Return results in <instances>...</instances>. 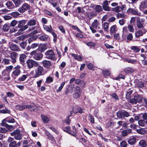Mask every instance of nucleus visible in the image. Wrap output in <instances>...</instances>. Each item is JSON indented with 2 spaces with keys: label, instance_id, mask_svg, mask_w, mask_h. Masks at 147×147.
Segmentation results:
<instances>
[{
  "label": "nucleus",
  "instance_id": "obj_30",
  "mask_svg": "<svg viewBox=\"0 0 147 147\" xmlns=\"http://www.w3.org/2000/svg\"><path fill=\"white\" fill-rule=\"evenodd\" d=\"M38 46V43H34L32 44L30 46H28L26 48L27 51H29L30 49H35Z\"/></svg>",
  "mask_w": 147,
  "mask_h": 147
},
{
  "label": "nucleus",
  "instance_id": "obj_63",
  "mask_svg": "<svg viewBox=\"0 0 147 147\" xmlns=\"http://www.w3.org/2000/svg\"><path fill=\"white\" fill-rule=\"evenodd\" d=\"M113 98L115 99L116 100H119V98L118 96L115 93H112L111 95Z\"/></svg>",
  "mask_w": 147,
  "mask_h": 147
},
{
  "label": "nucleus",
  "instance_id": "obj_10",
  "mask_svg": "<svg viewBox=\"0 0 147 147\" xmlns=\"http://www.w3.org/2000/svg\"><path fill=\"white\" fill-rule=\"evenodd\" d=\"M26 63L29 69L32 68L33 67H36L38 65L37 62L32 59H28L27 60Z\"/></svg>",
  "mask_w": 147,
  "mask_h": 147
},
{
  "label": "nucleus",
  "instance_id": "obj_11",
  "mask_svg": "<svg viewBox=\"0 0 147 147\" xmlns=\"http://www.w3.org/2000/svg\"><path fill=\"white\" fill-rule=\"evenodd\" d=\"M127 12L136 16H140L141 14L139 12L138 9L136 7L134 8H129L127 10Z\"/></svg>",
  "mask_w": 147,
  "mask_h": 147
},
{
  "label": "nucleus",
  "instance_id": "obj_49",
  "mask_svg": "<svg viewBox=\"0 0 147 147\" xmlns=\"http://www.w3.org/2000/svg\"><path fill=\"white\" fill-rule=\"evenodd\" d=\"M85 43L88 46L91 47H95L96 45L95 43L92 42H87V43L85 42Z\"/></svg>",
  "mask_w": 147,
  "mask_h": 147
},
{
  "label": "nucleus",
  "instance_id": "obj_33",
  "mask_svg": "<svg viewBox=\"0 0 147 147\" xmlns=\"http://www.w3.org/2000/svg\"><path fill=\"white\" fill-rule=\"evenodd\" d=\"M102 73L104 76H109L111 74L110 71L109 69H107L102 71Z\"/></svg>",
  "mask_w": 147,
  "mask_h": 147
},
{
  "label": "nucleus",
  "instance_id": "obj_24",
  "mask_svg": "<svg viewBox=\"0 0 147 147\" xmlns=\"http://www.w3.org/2000/svg\"><path fill=\"white\" fill-rule=\"evenodd\" d=\"M31 33L30 34V36H31V37L28 40V42L29 43H31L32 41L36 40L37 38V36L35 35L36 34H33Z\"/></svg>",
  "mask_w": 147,
  "mask_h": 147
},
{
  "label": "nucleus",
  "instance_id": "obj_56",
  "mask_svg": "<svg viewBox=\"0 0 147 147\" xmlns=\"http://www.w3.org/2000/svg\"><path fill=\"white\" fill-rule=\"evenodd\" d=\"M88 118H89L88 120H90L91 123L93 124L94 123V119L92 116L89 114L88 116Z\"/></svg>",
  "mask_w": 147,
  "mask_h": 147
},
{
  "label": "nucleus",
  "instance_id": "obj_28",
  "mask_svg": "<svg viewBox=\"0 0 147 147\" xmlns=\"http://www.w3.org/2000/svg\"><path fill=\"white\" fill-rule=\"evenodd\" d=\"M131 132V129H128L122 131H121V135L123 137L127 136L128 134Z\"/></svg>",
  "mask_w": 147,
  "mask_h": 147
},
{
  "label": "nucleus",
  "instance_id": "obj_37",
  "mask_svg": "<svg viewBox=\"0 0 147 147\" xmlns=\"http://www.w3.org/2000/svg\"><path fill=\"white\" fill-rule=\"evenodd\" d=\"M41 117L44 123H47L49 122V119L47 116H45L42 114H41Z\"/></svg>",
  "mask_w": 147,
  "mask_h": 147
},
{
  "label": "nucleus",
  "instance_id": "obj_25",
  "mask_svg": "<svg viewBox=\"0 0 147 147\" xmlns=\"http://www.w3.org/2000/svg\"><path fill=\"white\" fill-rule=\"evenodd\" d=\"M11 26L10 23H5L3 26L2 30L5 32H7Z\"/></svg>",
  "mask_w": 147,
  "mask_h": 147
},
{
  "label": "nucleus",
  "instance_id": "obj_44",
  "mask_svg": "<svg viewBox=\"0 0 147 147\" xmlns=\"http://www.w3.org/2000/svg\"><path fill=\"white\" fill-rule=\"evenodd\" d=\"M87 66L89 69L92 70H94L95 67L93 63H89L87 65Z\"/></svg>",
  "mask_w": 147,
  "mask_h": 147
},
{
  "label": "nucleus",
  "instance_id": "obj_58",
  "mask_svg": "<svg viewBox=\"0 0 147 147\" xmlns=\"http://www.w3.org/2000/svg\"><path fill=\"white\" fill-rule=\"evenodd\" d=\"M50 33H51L52 34V35L53 37V41L54 42H56L57 41V35L55 33V32L53 31Z\"/></svg>",
  "mask_w": 147,
  "mask_h": 147
},
{
  "label": "nucleus",
  "instance_id": "obj_9",
  "mask_svg": "<svg viewBox=\"0 0 147 147\" xmlns=\"http://www.w3.org/2000/svg\"><path fill=\"white\" fill-rule=\"evenodd\" d=\"M30 5L27 3H24L18 10V11L21 13H24L26 11L30 9Z\"/></svg>",
  "mask_w": 147,
  "mask_h": 147
},
{
  "label": "nucleus",
  "instance_id": "obj_57",
  "mask_svg": "<svg viewBox=\"0 0 147 147\" xmlns=\"http://www.w3.org/2000/svg\"><path fill=\"white\" fill-rule=\"evenodd\" d=\"M14 140H20L22 138V136L20 134L14 135Z\"/></svg>",
  "mask_w": 147,
  "mask_h": 147
},
{
  "label": "nucleus",
  "instance_id": "obj_53",
  "mask_svg": "<svg viewBox=\"0 0 147 147\" xmlns=\"http://www.w3.org/2000/svg\"><path fill=\"white\" fill-rule=\"evenodd\" d=\"M20 130L19 129H17L13 132H11V136H14V135L20 134Z\"/></svg>",
  "mask_w": 147,
  "mask_h": 147
},
{
  "label": "nucleus",
  "instance_id": "obj_13",
  "mask_svg": "<svg viewBox=\"0 0 147 147\" xmlns=\"http://www.w3.org/2000/svg\"><path fill=\"white\" fill-rule=\"evenodd\" d=\"M42 65L46 69H50L52 65L51 62L47 60H43L41 63Z\"/></svg>",
  "mask_w": 147,
  "mask_h": 147
},
{
  "label": "nucleus",
  "instance_id": "obj_1",
  "mask_svg": "<svg viewBox=\"0 0 147 147\" xmlns=\"http://www.w3.org/2000/svg\"><path fill=\"white\" fill-rule=\"evenodd\" d=\"M27 25L28 28L29 26H34L28 29L29 31L32 32V34H34L40 33L42 31L39 25V22L38 21L36 18L31 19L27 22Z\"/></svg>",
  "mask_w": 147,
  "mask_h": 147
},
{
  "label": "nucleus",
  "instance_id": "obj_52",
  "mask_svg": "<svg viewBox=\"0 0 147 147\" xmlns=\"http://www.w3.org/2000/svg\"><path fill=\"white\" fill-rule=\"evenodd\" d=\"M77 109L78 111L76 112H74V113L76 114L78 112L80 114L84 113V110L85 109H82V108L80 107L78 108Z\"/></svg>",
  "mask_w": 147,
  "mask_h": 147
},
{
  "label": "nucleus",
  "instance_id": "obj_34",
  "mask_svg": "<svg viewBox=\"0 0 147 147\" xmlns=\"http://www.w3.org/2000/svg\"><path fill=\"white\" fill-rule=\"evenodd\" d=\"M11 49L13 51H18L19 50V47L14 44H12L10 46Z\"/></svg>",
  "mask_w": 147,
  "mask_h": 147
},
{
  "label": "nucleus",
  "instance_id": "obj_5",
  "mask_svg": "<svg viewBox=\"0 0 147 147\" xmlns=\"http://www.w3.org/2000/svg\"><path fill=\"white\" fill-rule=\"evenodd\" d=\"M20 68V66L18 65L14 68L13 71L11 74V76L13 79L16 80L17 77L20 74L21 72Z\"/></svg>",
  "mask_w": 147,
  "mask_h": 147
},
{
  "label": "nucleus",
  "instance_id": "obj_46",
  "mask_svg": "<svg viewBox=\"0 0 147 147\" xmlns=\"http://www.w3.org/2000/svg\"><path fill=\"white\" fill-rule=\"evenodd\" d=\"M61 129L65 132L68 133H69L71 130L70 127L69 126H67L65 127H62Z\"/></svg>",
  "mask_w": 147,
  "mask_h": 147
},
{
  "label": "nucleus",
  "instance_id": "obj_40",
  "mask_svg": "<svg viewBox=\"0 0 147 147\" xmlns=\"http://www.w3.org/2000/svg\"><path fill=\"white\" fill-rule=\"evenodd\" d=\"M139 144L142 147H145L146 145V143L144 140H141L140 141Z\"/></svg>",
  "mask_w": 147,
  "mask_h": 147
},
{
  "label": "nucleus",
  "instance_id": "obj_41",
  "mask_svg": "<svg viewBox=\"0 0 147 147\" xmlns=\"http://www.w3.org/2000/svg\"><path fill=\"white\" fill-rule=\"evenodd\" d=\"M48 38V36L47 35H42L38 38L40 40L43 41L47 40Z\"/></svg>",
  "mask_w": 147,
  "mask_h": 147
},
{
  "label": "nucleus",
  "instance_id": "obj_16",
  "mask_svg": "<svg viewBox=\"0 0 147 147\" xmlns=\"http://www.w3.org/2000/svg\"><path fill=\"white\" fill-rule=\"evenodd\" d=\"M47 49L46 45L45 44H42L41 43L38 45V48L36 50L42 53H43Z\"/></svg>",
  "mask_w": 147,
  "mask_h": 147
},
{
  "label": "nucleus",
  "instance_id": "obj_4",
  "mask_svg": "<svg viewBox=\"0 0 147 147\" xmlns=\"http://www.w3.org/2000/svg\"><path fill=\"white\" fill-rule=\"evenodd\" d=\"M7 142L9 143V147H20L21 144V141L17 142L13 138L11 137L8 138Z\"/></svg>",
  "mask_w": 147,
  "mask_h": 147
},
{
  "label": "nucleus",
  "instance_id": "obj_27",
  "mask_svg": "<svg viewBox=\"0 0 147 147\" xmlns=\"http://www.w3.org/2000/svg\"><path fill=\"white\" fill-rule=\"evenodd\" d=\"M10 61H11L10 59L4 58L2 59L1 63L5 65H8L10 64Z\"/></svg>",
  "mask_w": 147,
  "mask_h": 147
},
{
  "label": "nucleus",
  "instance_id": "obj_17",
  "mask_svg": "<svg viewBox=\"0 0 147 147\" xmlns=\"http://www.w3.org/2000/svg\"><path fill=\"white\" fill-rule=\"evenodd\" d=\"M72 85L71 84L68 85L66 88V91L65 92V94L67 95L69 94L72 93L73 91V88Z\"/></svg>",
  "mask_w": 147,
  "mask_h": 147
},
{
  "label": "nucleus",
  "instance_id": "obj_39",
  "mask_svg": "<svg viewBox=\"0 0 147 147\" xmlns=\"http://www.w3.org/2000/svg\"><path fill=\"white\" fill-rule=\"evenodd\" d=\"M95 9L97 13H99L102 10V6L99 5H96Z\"/></svg>",
  "mask_w": 147,
  "mask_h": 147
},
{
  "label": "nucleus",
  "instance_id": "obj_14",
  "mask_svg": "<svg viewBox=\"0 0 147 147\" xmlns=\"http://www.w3.org/2000/svg\"><path fill=\"white\" fill-rule=\"evenodd\" d=\"M18 53L15 52H12L10 53L11 61L13 64L16 62V60L18 58Z\"/></svg>",
  "mask_w": 147,
  "mask_h": 147
},
{
  "label": "nucleus",
  "instance_id": "obj_47",
  "mask_svg": "<svg viewBox=\"0 0 147 147\" xmlns=\"http://www.w3.org/2000/svg\"><path fill=\"white\" fill-rule=\"evenodd\" d=\"M26 55L24 54H21L20 55L19 60L21 62H24V59L26 58Z\"/></svg>",
  "mask_w": 147,
  "mask_h": 147
},
{
  "label": "nucleus",
  "instance_id": "obj_18",
  "mask_svg": "<svg viewBox=\"0 0 147 147\" xmlns=\"http://www.w3.org/2000/svg\"><path fill=\"white\" fill-rule=\"evenodd\" d=\"M134 97L136 100L137 103H140L142 101L143 97H142L140 95L138 94H135L134 95Z\"/></svg>",
  "mask_w": 147,
  "mask_h": 147
},
{
  "label": "nucleus",
  "instance_id": "obj_38",
  "mask_svg": "<svg viewBox=\"0 0 147 147\" xmlns=\"http://www.w3.org/2000/svg\"><path fill=\"white\" fill-rule=\"evenodd\" d=\"M16 7H19L22 2V0H13Z\"/></svg>",
  "mask_w": 147,
  "mask_h": 147
},
{
  "label": "nucleus",
  "instance_id": "obj_31",
  "mask_svg": "<svg viewBox=\"0 0 147 147\" xmlns=\"http://www.w3.org/2000/svg\"><path fill=\"white\" fill-rule=\"evenodd\" d=\"M137 25L138 28H141L143 27V23L142 20L140 19H137Z\"/></svg>",
  "mask_w": 147,
  "mask_h": 147
},
{
  "label": "nucleus",
  "instance_id": "obj_6",
  "mask_svg": "<svg viewBox=\"0 0 147 147\" xmlns=\"http://www.w3.org/2000/svg\"><path fill=\"white\" fill-rule=\"evenodd\" d=\"M117 116L118 118L120 119L125 117H128L129 115L128 113L125 110H121L118 111L116 113Z\"/></svg>",
  "mask_w": 147,
  "mask_h": 147
},
{
  "label": "nucleus",
  "instance_id": "obj_36",
  "mask_svg": "<svg viewBox=\"0 0 147 147\" xmlns=\"http://www.w3.org/2000/svg\"><path fill=\"white\" fill-rule=\"evenodd\" d=\"M24 105H17L15 106L16 109L17 110L20 111H22L25 109Z\"/></svg>",
  "mask_w": 147,
  "mask_h": 147
},
{
  "label": "nucleus",
  "instance_id": "obj_35",
  "mask_svg": "<svg viewBox=\"0 0 147 147\" xmlns=\"http://www.w3.org/2000/svg\"><path fill=\"white\" fill-rule=\"evenodd\" d=\"M6 5L7 8L9 9H12L14 7V5L12 2L11 1H9L7 3Z\"/></svg>",
  "mask_w": 147,
  "mask_h": 147
},
{
  "label": "nucleus",
  "instance_id": "obj_55",
  "mask_svg": "<svg viewBox=\"0 0 147 147\" xmlns=\"http://www.w3.org/2000/svg\"><path fill=\"white\" fill-rule=\"evenodd\" d=\"M53 78L48 76L46 78V82L50 84L53 81Z\"/></svg>",
  "mask_w": 147,
  "mask_h": 147
},
{
  "label": "nucleus",
  "instance_id": "obj_59",
  "mask_svg": "<svg viewBox=\"0 0 147 147\" xmlns=\"http://www.w3.org/2000/svg\"><path fill=\"white\" fill-rule=\"evenodd\" d=\"M18 21H17L16 20H12L10 24L11 27H14L17 24H18Z\"/></svg>",
  "mask_w": 147,
  "mask_h": 147
},
{
  "label": "nucleus",
  "instance_id": "obj_32",
  "mask_svg": "<svg viewBox=\"0 0 147 147\" xmlns=\"http://www.w3.org/2000/svg\"><path fill=\"white\" fill-rule=\"evenodd\" d=\"M28 75V74L26 75H23L20 78H19L18 80V82H16L19 83V82H21L24 81L27 78Z\"/></svg>",
  "mask_w": 147,
  "mask_h": 147
},
{
  "label": "nucleus",
  "instance_id": "obj_62",
  "mask_svg": "<svg viewBox=\"0 0 147 147\" xmlns=\"http://www.w3.org/2000/svg\"><path fill=\"white\" fill-rule=\"evenodd\" d=\"M9 14L13 17H17L19 15V13L16 11L13 12Z\"/></svg>",
  "mask_w": 147,
  "mask_h": 147
},
{
  "label": "nucleus",
  "instance_id": "obj_64",
  "mask_svg": "<svg viewBox=\"0 0 147 147\" xmlns=\"http://www.w3.org/2000/svg\"><path fill=\"white\" fill-rule=\"evenodd\" d=\"M120 146L121 147H127L128 144L124 140L120 142Z\"/></svg>",
  "mask_w": 147,
  "mask_h": 147
},
{
  "label": "nucleus",
  "instance_id": "obj_51",
  "mask_svg": "<svg viewBox=\"0 0 147 147\" xmlns=\"http://www.w3.org/2000/svg\"><path fill=\"white\" fill-rule=\"evenodd\" d=\"M9 73L5 69L3 70L1 72V74L3 76H8L9 75Z\"/></svg>",
  "mask_w": 147,
  "mask_h": 147
},
{
  "label": "nucleus",
  "instance_id": "obj_61",
  "mask_svg": "<svg viewBox=\"0 0 147 147\" xmlns=\"http://www.w3.org/2000/svg\"><path fill=\"white\" fill-rule=\"evenodd\" d=\"M109 23L107 22H105L103 24V28L104 30L105 31H107L109 28Z\"/></svg>",
  "mask_w": 147,
  "mask_h": 147
},
{
  "label": "nucleus",
  "instance_id": "obj_60",
  "mask_svg": "<svg viewBox=\"0 0 147 147\" xmlns=\"http://www.w3.org/2000/svg\"><path fill=\"white\" fill-rule=\"evenodd\" d=\"M131 49L136 52H138L140 51L139 49L137 46H132Z\"/></svg>",
  "mask_w": 147,
  "mask_h": 147
},
{
  "label": "nucleus",
  "instance_id": "obj_15",
  "mask_svg": "<svg viewBox=\"0 0 147 147\" xmlns=\"http://www.w3.org/2000/svg\"><path fill=\"white\" fill-rule=\"evenodd\" d=\"M142 30L139 29L137 30L135 32V36L137 38H139L141 36H142L143 35L146 33L147 31L145 29H142Z\"/></svg>",
  "mask_w": 147,
  "mask_h": 147
},
{
  "label": "nucleus",
  "instance_id": "obj_26",
  "mask_svg": "<svg viewBox=\"0 0 147 147\" xmlns=\"http://www.w3.org/2000/svg\"><path fill=\"white\" fill-rule=\"evenodd\" d=\"M71 55L73 57L74 59L79 61H82V57L80 55H78L74 53H72Z\"/></svg>",
  "mask_w": 147,
  "mask_h": 147
},
{
  "label": "nucleus",
  "instance_id": "obj_45",
  "mask_svg": "<svg viewBox=\"0 0 147 147\" xmlns=\"http://www.w3.org/2000/svg\"><path fill=\"white\" fill-rule=\"evenodd\" d=\"M0 113L3 114L8 113H11V111L7 108H5V110L2 109L0 110Z\"/></svg>",
  "mask_w": 147,
  "mask_h": 147
},
{
  "label": "nucleus",
  "instance_id": "obj_21",
  "mask_svg": "<svg viewBox=\"0 0 147 147\" xmlns=\"http://www.w3.org/2000/svg\"><path fill=\"white\" fill-rule=\"evenodd\" d=\"M136 142V138L135 137H132L129 138V139L127 141L128 144L131 145H133Z\"/></svg>",
  "mask_w": 147,
  "mask_h": 147
},
{
  "label": "nucleus",
  "instance_id": "obj_42",
  "mask_svg": "<svg viewBox=\"0 0 147 147\" xmlns=\"http://www.w3.org/2000/svg\"><path fill=\"white\" fill-rule=\"evenodd\" d=\"M111 10L117 13L121 11V7L117 6L115 8H112Z\"/></svg>",
  "mask_w": 147,
  "mask_h": 147
},
{
  "label": "nucleus",
  "instance_id": "obj_50",
  "mask_svg": "<svg viewBox=\"0 0 147 147\" xmlns=\"http://www.w3.org/2000/svg\"><path fill=\"white\" fill-rule=\"evenodd\" d=\"M65 84V82H63L61 83L60 86L59 87L58 89L56 90L57 92L58 93L61 91Z\"/></svg>",
  "mask_w": 147,
  "mask_h": 147
},
{
  "label": "nucleus",
  "instance_id": "obj_2",
  "mask_svg": "<svg viewBox=\"0 0 147 147\" xmlns=\"http://www.w3.org/2000/svg\"><path fill=\"white\" fill-rule=\"evenodd\" d=\"M28 21L27 20H22L18 21V25L16 26L18 30L17 34L20 35L22 34L23 32L28 28L27 24L25 25Z\"/></svg>",
  "mask_w": 147,
  "mask_h": 147
},
{
  "label": "nucleus",
  "instance_id": "obj_19",
  "mask_svg": "<svg viewBox=\"0 0 147 147\" xmlns=\"http://www.w3.org/2000/svg\"><path fill=\"white\" fill-rule=\"evenodd\" d=\"M147 7V0H145L142 1L140 5V9L141 10H143Z\"/></svg>",
  "mask_w": 147,
  "mask_h": 147
},
{
  "label": "nucleus",
  "instance_id": "obj_12",
  "mask_svg": "<svg viewBox=\"0 0 147 147\" xmlns=\"http://www.w3.org/2000/svg\"><path fill=\"white\" fill-rule=\"evenodd\" d=\"M81 90L79 86H76L75 88L74 93L73 94V97L75 98H77L80 96Z\"/></svg>",
  "mask_w": 147,
  "mask_h": 147
},
{
  "label": "nucleus",
  "instance_id": "obj_22",
  "mask_svg": "<svg viewBox=\"0 0 147 147\" xmlns=\"http://www.w3.org/2000/svg\"><path fill=\"white\" fill-rule=\"evenodd\" d=\"M1 125L2 126L5 127L8 130L11 131L13 128V125H8L5 122H2Z\"/></svg>",
  "mask_w": 147,
  "mask_h": 147
},
{
  "label": "nucleus",
  "instance_id": "obj_3",
  "mask_svg": "<svg viewBox=\"0 0 147 147\" xmlns=\"http://www.w3.org/2000/svg\"><path fill=\"white\" fill-rule=\"evenodd\" d=\"M30 54L31 57L36 60H40L43 57L42 54L36 50H34L31 52Z\"/></svg>",
  "mask_w": 147,
  "mask_h": 147
},
{
  "label": "nucleus",
  "instance_id": "obj_20",
  "mask_svg": "<svg viewBox=\"0 0 147 147\" xmlns=\"http://www.w3.org/2000/svg\"><path fill=\"white\" fill-rule=\"evenodd\" d=\"M124 70L125 72L127 74H131L134 71V69L129 67L125 68Z\"/></svg>",
  "mask_w": 147,
  "mask_h": 147
},
{
  "label": "nucleus",
  "instance_id": "obj_7",
  "mask_svg": "<svg viewBox=\"0 0 147 147\" xmlns=\"http://www.w3.org/2000/svg\"><path fill=\"white\" fill-rule=\"evenodd\" d=\"M44 69L43 67L40 65L39 66L37 69L35 71V73L34 75L33 78H36L39 76L44 75Z\"/></svg>",
  "mask_w": 147,
  "mask_h": 147
},
{
  "label": "nucleus",
  "instance_id": "obj_48",
  "mask_svg": "<svg viewBox=\"0 0 147 147\" xmlns=\"http://www.w3.org/2000/svg\"><path fill=\"white\" fill-rule=\"evenodd\" d=\"M99 24V23L97 20H94V22H93L92 24V26L94 28L96 29Z\"/></svg>",
  "mask_w": 147,
  "mask_h": 147
},
{
  "label": "nucleus",
  "instance_id": "obj_8",
  "mask_svg": "<svg viewBox=\"0 0 147 147\" xmlns=\"http://www.w3.org/2000/svg\"><path fill=\"white\" fill-rule=\"evenodd\" d=\"M45 55L47 56L46 58L55 61L56 59L55 55V53L52 50H50L47 51L45 53Z\"/></svg>",
  "mask_w": 147,
  "mask_h": 147
},
{
  "label": "nucleus",
  "instance_id": "obj_43",
  "mask_svg": "<svg viewBox=\"0 0 147 147\" xmlns=\"http://www.w3.org/2000/svg\"><path fill=\"white\" fill-rule=\"evenodd\" d=\"M117 27L116 25L115 24L112 26L110 28V34H112L114 33L115 32V30Z\"/></svg>",
  "mask_w": 147,
  "mask_h": 147
},
{
  "label": "nucleus",
  "instance_id": "obj_23",
  "mask_svg": "<svg viewBox=\"0 0 147 147\" xmlns=\"http://www.w3.org/2000/svg\"><path fill=\"white\" fill-rule=\"evenodd\" d=\"M7 122L9 123H14L15 122V120L12 117H8L2 121V122Z\"/></svg>",
  "mask_w": 147,
  "mask_h": 147
},
{
  "label": "nucleus",
  "instance_id": "obj_54",
  "mask_svg": "<svg viewBox=\"0 0 147 147\" xmlns=\"http://www.w3.org/2000/svg\"><path fill=\"white\" fill-rule=\"evenodd\" d=\"M132 90H131L127 92L126 94V98L127 99H129L131 98V94H132Z\"/></svg>",
  "mask_w": 147,
  "mask_h": 147
},
{
  "label": "nucleus",
  "instance_id": "obj_29",
  "mask_svg": "<svg viewBox=\"0 0 147 147\" xmlns=\"http://www.w3.org/2000/svg\"><path fill=\"white\" fill-rule=\"evenodd\" d=\"M43 27L45 30L49 33L53 31L52 26L51 25L49 26L45 25H43Z\"/></svg>",
  "mask_w": 147,
  "mask_h": 147
}]
</instances>
